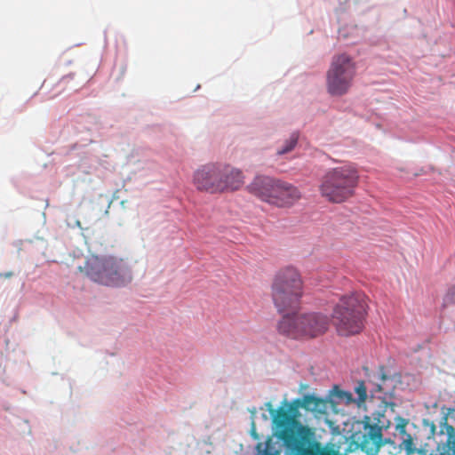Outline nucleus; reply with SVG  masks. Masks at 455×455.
Segmentation results:
<instances>
[{
    "instance_id": "obj_1",
    "label": "nucleus",
    "mask_w": 455,
    "mask_h": 455,
    "mask_svg": "<svg viewBox=\"0 0 455 455\" xmlns=\"http://www.w3.org/2000/svg\"><path fill=\"white\" fill-rule=\"evenodd\" d=\"M272 299L279 314L278 331L291 339L303 336L316 337L324 333L329 317L322 313L311 312L296 315L302 296V282L298 271L291 267L280 270L272 283Z\"/></svg>"
},
{
    "instance_id": "obj_2",
    "label": "nucleus",
    "mask_w": 455,
    "mask_h": 455,
    "mask_svg": "<svg viewBox=\"0 0 455 455\" xmlns=\"http://www.w3.org/2000/svg\"><path fill=\"white\" fill-rule=\"evenodd\" d=\"M373 378L377 381L372 383V387L369 390L371 396L382 400L385 405L379 406L371 415L364 416L363 430L355 435L361 450L370 455L376 454L386 442L383 439L382 431L388 428L391 424L385 414L386 408L388 406L393 408L395 405L392 402V395L395 384L400 382L401 374L391 373L385 366L381 365Z\"/></svg>"
},
{
    "instance_id": "obj_3",
    "label": "nucleus",
    "mask_w": 455,
    "mask_h": 455,
    "mask_svg": "<svg viewBox=\"0 0 455 455\" xmlns=\"http://www.w3.org/2000/svg\"><path fill=\"white\" fill-rule=\"evenodd\" d=\"M299 407L314 412H323L325 400L315 394H306L301 398L294 399L292 403H288L286 400L283 401L279 406V412L275 416V421L279 439L285 446L284 455H297L302 453V451L310 450L299 439L303 427L295 420Z\"/></svg>"
},
{
    "instance_id": "obj_4",
    "label": "nucleus",
    "mask_w": 455,
    "mask_h": 455,
    "mask_svg": "<svg viewBox=\"0 0 455 455\" xmlns=\"http://www.w3.org/2000/svg\"><path fill=\"white\" fill-rule=\"evenodd\" d=\"M84 270L90 280L108 287H124L132 280L129 265L113 256H92L86 260Z\"/></svg>"
},
{
    "instance_id": "obj_5",
    "label": "nucleus",
    "mask_w": 455,
    "mask_h": 455,
    "mask_svg": "<svg viewBox=\"0 0 455 455\" xmlns=\"http://www.w3.org/2000/svg\"><path fill=\"white\" fill-rule=\"evenodd\" d=\"M367 308L363 294L353 292L340 296L332 311L338 333L341 336L359 333L363 328Z\"/></svg>"
},
{
    "instance_id": "obj_6",
    "label": "nucleus",
    "mask_w": 455,
    "mask_h": 455,
    "mask_svg": "<svg viewBox=\"0 0 455 455\" xmlns=\"http://www.w3.org/2000/svg\"><path fill=\"white\" fill-rule=\"evenodd\" d=\"M358 172L351 165L331 168L324 174L320 191L332 203H342L351 196L358 182Z\"/></svg>"
},
{
    "instance_id": "obj_7",
    "label": "nucleus",
    "mask_w": 455,
    "mask_h": 455,
    "mask_svg": "<svg viewBox=\"0 0 455 455\" xmlns=\"http://www.w3.org/2000/svg\"><path fill=\"white\" fill-rule=\"evenodd\" d=\"M355 75L353 59L346 54L333 56L326 74V88L331 96L346 94Z\"/></svg>"
},
{
    "instance_id": "obj_8",
    "label": "nucleus",
    "mask_w": 455,
    "mask_h": 455,
    "mask_svg": "<svg viewBox=\"0 0 455 455\" xmlns=\"http://www.w3.org/2000/svg\"><path fill=\"white\" fill-rule=\"evenodd\" d=\"M221 167L215 164H207L198 168L193 176L196 188L211 194L219 193Z\"/></svg>"
},
{
    "instance_id": "obj_9",
    "label": "nucleus",
    "mask_w": 455,
    "mask_h": 455,
    "mask_svg": "<svg viewBox=\"0 0 455 455\" xmlns=\"http://www.w3.org/2000/svg\"><path fill=\"white\" fill-rule=\"evenodd\" d=\"M279 179L267 175H257L247 186L248 191L269 204L272 203Z\"/></svg>"
},
{
    "instance_id": "obj_10",
    "label": "nucleus",
    "mask_w": 455,
    "mask_h": 455,
    "mask_svg": "<svg viewBox=\"0 0 455 455\" xmlns=\"http://www.w3.org/2000/svg\"><path fill=\"white\" fill-rule=\"evenodd\" d=\"M275 191L271 204L277 207L291 206L300 197V192L296 187L281 180Z\"/></svg>"
},
{
    "instance_id": "obj_11",
    "label": "nucleus",
    "mask_w": 455,
    "mask_h": 455,
    "mask_svg": "<svg viewBox=\"0 0 455 455\" xmlns=\"http://www.w3.org/2000/svg\"><path fill=\"white\" fill-rule=\"evenodd\" d=\"M243 175L240 170L233 169L231 171L221 168V179H220V192L237 190L243 182Z\"/></svg>"
},
{
    "instance_id": "obj_12",
    "label": "nucleus",
    "mask_w": 455,
    "mask_h": 455,
    "mask_svg": "<svg viewBox=\"0 0 455 455\" xmlns=\"http://www.w3.org/2000/svg\"><path fill=\"white\" fill-rule=\"evenodd\" d=\"M325 399L333 404H351L354 400V396L350 391L343 390L338 386H334L328 391Z\"/></svg>"
},
{
    "instance_id": "obj_13",
    "label": "nucleus",
    "mask_w": 455,
    "mask_h": 455,
    "mask_svg": "<svg viewBox=\"0 0 455 455\" xmlns=\"http://www.w3.org/2000/svg\"><path fill=\"white\" fill-rule=\"evenodd\" d=\"M255 454L254 455H280L279 451L275 450L274 446H272L268 442L263 444L262 443H258L255 445ZM297 455H327L323 451H320L318 449L314 451L310 449L308 451H302V453H297Z\"/></svg>"
},
{
    "instance_id": "obj_14",
    "label": "nucleus",
    "mask_w": 455,
    "mask_h": 455,
    "mask_svg": "<svg viewBox=\"0 0 455 455\" xmlns=\"http://www.w3.org/2000/svg\"><path fill=\"white\" fill-rule=\"evenodd\" d=\"M397 419L399 420V423L396 424L395 429L403 435V443L400 444V447L406 451L407 453H412L416 448L411 435L407 434L405 430L407 421L400 417H397Z\"/></svg>"
},
{
    "instance_id": "obj_15",
    "label": "nucleus",
    "mask_w": 455,
    "mask_h": 455,
    "mask_svg": "<svg viewBox=\"0 0 455 455\" xmlns=\"http://www.w3.org/2000/svg\"><path fill=\"white\" fill-rule=\"evenodd\" d=\"M299 139V132H293L290 137L283 141V144L277 149L276 155L283 156L291 152L298 145Z\"/></svg>"
},
{
    "instance_id": "obj_16",
    "label": "nucleus",
    "mask_w": 455,
    "mask_h": 455,
    "mask_svg": "<svg viewBox=\"0 0 455 455\" xmlns=\"http://www.w3.org/2000/svg\"><path fill=\"white\" fill-rule=\"evenodd\" d=\"M367 391L368 387H366L365 382L363 380H358L354 387V392L355 393L356 397H354L352 403H355L360 406V404L367 398Z\"/></svg>"
},
{
    "instance_id": "obj_17",
    "label": "nucleus",
    "mask_w": 455,
    "mask_h": 455,
    "mask_svg": "<svg viewBox=\"0 0 455 455\" xmlns=\"http://www.w3.org/2000/svg\"><path fill=\"white\" fill-rule=\"evenodd\" d=\"M447 435V443L452 444L453 455H455V428L447 423L446 417H443L440 422Z\"/></svg>"
},
{
    "instance_id": "obj_18",
    "label": "nucleus",
    "mask_w": 455,
    "mask_h": 455,
    "mask_svg": "<svg viewBox=\"0 0 455 455\" xmlns=\"http://www.w3.org/2000/svg\"><path fill=\"white\" fill-rule=\"evenodd\" d=\"M449 304H455V285H452L443 298V307Z\"/></svg>"
},
{
    "instance_id": "obj_19",
    "label": "nucleus",
    "mask_w": 455,
    "mask_h": 455,
    "mask_svg": "<svg viewBox=\"0 0 455 455\" xmlns=\"http://www.w3.org/2000/svg\"><path fill=\"white\" fill-rule=\"evenodd\" d=\"M265 406H266L267 410L269 411V414L272 418L273 429L275 433V435L279 438V435L277 434L276 422L275 421V414H277L279 412V408L276 411L274 410L270 402L266 403Z\"/></svg>"
},
{
    "instance_id": "obj_20",
    "label": "nucleus",
    "mask_w": 455,
    "mask_h": 455,
    "mask_svg": "<svg viewBox=\"0 0 455 455\" xmlns=\"http://www.w3.org/2000/svg\"><path fill=\"white\" fill-rule=\"evenodd\" d=\"M250 434L253 439L259 438L258 434L256 432L254 422L251 423V428Z\"/></svg>"
},
{
    "instance_id": "obj_21",
    "label": "nucleus",
    "mask_w": 455,
    "mask_h": 455,
    "mask_svg": "<svg viewBox=\"0 0 455 455\" xmlns=\"http://www.w3.org/2000/svg\"><path fill=\"white\" fill-rule=\"evenodd\" d=\"M12 275H13L12 272H5V273L0 274V276H4L5 278H9V277L12 276Z\"/></svg>"
},
{
    "instance_id": "obj_22",
    "label": "nucleus",
    "mask_w": 455,
    "mask_h": 455,
    "mask_svg": "<svg viewBox=\"0 0 455 455\" xmlns=\"http://www.w3.org/2000/svg\"><path fill=\"white\" fill-rule=\"evenodd\" d=\"M331 430H332V433H334V432L339 433V427H335Z\"/></svg>"
},
{
    "instance_id": "obj_23",
    "label": "nucleus",
    "mask_w": 455,
    "mask_h": 455,
    "mask_svg": "<svg viewBox=\"0 0 455 455\" xmlns=\"http://www.w3.org/2000/svg\"><path fill=\"white\" fill-rule=\"evenodd\" d=\"M262 418H263L265 420H267V416L265 413H263V414H262Z\"/></svg>"
}]
</instances>
